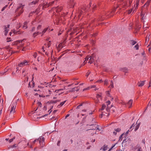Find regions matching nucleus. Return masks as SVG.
Listing matches in <instances>:
<instances>
[{
	"label": "nucleus",
	"instance_id": "1",
	"mask_svg": "<svg viewBox=\"0 0 151 151\" xmlns=\"http://www.w3.org/2000/svg\"><path fill=\"white\" fill-rule=\"evenodd\" d=\"M111 103L110 101H108L106 102V105L104 104H102V107L100 109V111H103L102 112V113L100 115V117H102L103 116H108L109 115V112L110 111V108L111 106H109ZM111 107L112 105H111Z\"/></svg>",
	"mask_w": 151,
	"mask_h": 151
},
{
	"label": "nucleus",
	"instance_id": "2",
	"mask_svg": "<svg viewBox=\"0 0 151 151\" xmlns=\"http://www.w3.org/2000/svg\"><path fill=\"white\" fill-rule=\"evenodd\" d=\"M24 6L22 4H18L17 8L16 9V17L20 16L24 12L23 8Z\"/></svg>",
	"mask_w": 151,
	"mask_h": 151
},
{
	"label": "nucleus",
	"instance_id": "3",
	"mask_svg": "<svg viewBox=\"0 0 151 151\" xmlns=\"http://www.w3.org/2000/svg\"><path fill=\"white\" fill-rule=\"evenodd\" d=\"M90 126L92 127H91V129H89V133L92 135H93L94 133L95 134H98L96 133V132L95 131L96 129V130H98L99 131H100L99 128L97 127L98 125L96 124H91Z\"/></svg>",
	"mask_w": 151,
	"mask_h": 151
},
{
	"label": "nucleus",
	"instance_id": "4",
	"mask_svg": "<svg viewBox=\"0 0 151 151\" xmlns=\"http://www.w3.org/2000/svg\"><path fill=\"white\" fill-rule=\"evenodd\" d=\"M88 9L86 8V6H83L80 9H79V14L78 15V17L79 18H80V17L81 15L84 12H86L87 11Z\"/></svg>",
	"mask_w": 151,
	"mask_h": 151
},
{
	"label": "nucleus",
	"instance_id": "5",
	"mask_svg": "<svg viewBox=\"0 0 151 151\" xmlns=\"http://www.w3.org/2000/svg\"><path fill=\"white\" fill-rule=\"evenodd\" d=\"M17 105L16 102H13L10 106L11 110L10 114L14 113L15 112V109Z\"/></svg>",
	"mask_w": 151,
	"mask_h": 151
},
{
	"label": "nucleus",
	"instance_id": "6",
	"mask_svg": "<svg viewBox=\"0 0 151 151\" xmlns=\"http://www.w3.org/2000/svg\"><path fill=\"white\" fill-rule=\"evenodd\" d=\"M39 142V143L41 147H42L44 145L45 139L42 136H41L37 139Z\"/></svg>",
	"mask_w": 151,
	"mask_h": 151
},
{
	"label": "nucleus",
	"instance_id": "7",
	"mask_svg": "<svg viewBox=\"0 0 151 151\" xmlns=\"http://www.w3.org/2000/svg\"><path fill=\"white\" fill-rule=\"evenodd\" d=\"M29 64V61L25 60L20 63L18 64V66L19 67H22L27 65H28Z\"/></svg>",
	"mask_w": 151,
	"mask_h": 151
},
{
	"label": "nucleus",
	"instance_id": "8",
	"mask_svg": "<svg viewBox=\"0 0 151 151\" xmlns=\"http://www.w3.org/2000/svg\"><path fill=\"white\" fill-rule=\"evenodd\" d=\"M3 100L1 98V96H0V114L2 113V110L3 109Z\"/></svg>",
	"mask_w": 151,
	"mask_h": 151
},
{
	"label": "nucleus",
	"instance_id": "9",
	"mask_svg": "<svg viewBox=\"0 0 151 151\" xmlns=\"http://www.w3.org/2000/svg\"><path fill=\"white\" fill-rule=\"evenodd\" d=\"M4 35L6 36L8 33L9 30V28L10 27V25L8 24L7 26H4Z\"/></svg>",
	"mask_w": 151,
	"mask_h": 151
},
{
	"label": "nucleus",
	"instance_id": "10",
	"mask_svg": "<svg viewBox=\"0 0 151 151\" xmlns=\"http://www.w3.org/2000/svg\"><path fill=\"white\" fill-rule=\"evenodd\" d=\"M68 3L70 8H73L75 4V2L74 1V0H70Z\"/></svg>",
	"mask_w": 151,
	"mask_h": 151
},
{
	"label": "nucleus",
	"instance_id": "11",
	"mask_svg": "<svg viewBox=\"0 0 151 151\" xmlns=\"http://www.w3.org/2000/svg\"><path fill=\"white\" fill-rule=\"evenodd\" d=\"M86 24H88V25L87 26V27L88 28L89 27H90V22L89 21V22L87 23L86 22H85L84 23H83V24L81 25L80 26V28L81 29H82L83 28L86 27L87 26H86Z\"/></svg>",
	"mask_w": 151,
	"mask_h": 151
},
{
	"label": "nucleus",
	"instance_id": "12",
	"mask_svg": "<svg viewBox=\"0 0 151 151\" xmlns=\"http://www.w3.org/2000/svg\"><path fill=\"white\" fill-rule=\"evenodd\" d=\"M62 9V7L61 6H58L55 8V10L57 12H60Z\"/></svg>",
	"mask_w": 151,
	"mask_h": 151
},
{
	"label": "nucleus",
	"instance_id": "13",
	"mask_svg": "<svg viewBox=\"0 0 151 151\" xmlns=\"http://www.w3.org/2000/svg\"><path fill=\"white\" fill-rule=\"evenodd\" d=\"M39 1V0H35V1H32L29 3V5L32 6L33 5L36 4L38 3Z\"/></svg>",
	"mask_w": 151,
	"mask_h": 151
},
{
	"label": "nucleus",
	"instance_id": "14",
	"mask_svg": "<svg viewBox=\"0 0 151 151\" xmlns=\"http://www.w3.org/2000/svg\"><path fill=\"white\" fill-rule=\"evenodd\" d=\"M56 47L58 50L59 51L63 47V43H60L58 45V46L56 45Z\"/></svg>",
	"mask_w": 151,
	"mask_h": 151
},
{
	"label": "nucleus",
	"instance_id": "15",
	"mask_svg": "<svg viewBox=\"0 0 151 151\" xmlns=\"http://www.w3.org/2000/svg\"><path fill=\"white\" fill-rule=\"evenodd\" d=\"M52 93V91L50 90H47V93H48V94L46 95H45L43 96V97H45V96L48 97L50 96V94ZM39 96L40 97H42V96H41L40 95H39Z\"/></svg>",
	"mask_w": 151,
	"mask_h": 151
},
{
	"label": "nucleus",
	"instance_id": "16",
	"mask_svg": "<svg viewBox=\"0 0 151 151\" xmlns=\"http://www.w3.org/2000/svg\"><path fill=\"white\" fill-rule=\"evenodd\" d=\"M89 58L88 63L90 64H91L93 62L94 60L93 56H89Z\"/></svg>",
	"mask_w": 151,
	"mask_h": 151
},
{
	"label": "nucleus",
	"instance_id": "17",
	"mask_svg": "<svg viewBox=\"0 0 151 151\" xmlns=\"http://www.w3.org/2000/svg\"><path fill=\"white\" fill-rule=\"evenodd\" d=\"M129 43L130 45L133 46L137 43V42L133 40H130L129 41Z\"/></svg>",
	"mask_w": 151,
	"mask_h": 151
},
{
	"label": "nucleus",
	"instance_id": "18",
	"mask_svg": "<svg viewBox=\"0 0 151 151\" xmlns=\"http://www.w3.org/2000/svg\"><path fill=\"white\" fill-rule=\"evenodd\" d=\"M121 130L120 128H118L115 129V131L113 132V134L116 135V134L117 132H119Z\"/></svg>",
	"mask_w": 151,
	"mask_h": 151
},
{
	"label": "nucleus",
	"instance_id": "19",
	"mask_svg": "<svg viewBox=\"0 0 151 151\" xmlns=\"http://www.w3.org/2000/svg\"><path fill=\"white\" fill-rule=\"evenodd\" d=\"M132 100H129L127 104L128 106V107L129 108H130L132 106Z\"/></svg>",
	"mask_w": 151,
	"mask_h": 151
},
{
	"label": "nucleus",
	"instance_id": "20",
	"mask_svg": "<svg viewBox=\"0 0 151 151\" xmlns=\"http://www.w3.org/2000/svg\"><path fill=\"white\" fill-rule=\"evenodd\" d=\"M60 19L59 18H57L54 22V23L55 25H58L60 23Z\"/></svg>",
	"mask_w": 151,
	"mask_h": 151
},
{
	"label": "nucleus",
	"instance_id": "21",
	"mask_svg": "<svg viewBox=\"0 0 151 151\" xmlns=\"http://www.w3.org/2000/svg\"><path fill=\"white\" fill-rule=\"evenodd\" d=\"M49 40V39H47V40H48L47 43H46L45 44V46L46 47H47V48H49L51 45L50 41H48Z\"/></svg>",
	"mask_w": 151,
	"mask_h": 151
},
{
	"label": "nucleus",
	"instance_id": "22",
	"mask_svg": "<svg viewBox=\"0 0 151 151\" xmlns=\"http://www.w3.org/2000/svg\"><path fill=\"white\" fill-rule=\"evenodd\" d=\"M18 146V145L16 144H14V145H12L9 146L8 147V149H10L11 148H14Z\"/></svg>",
	"mask_w": 151,
	"mask_h": 151
},
{
	"label": "nucleus",
	"instance_id": "23",
	"mask_svg": "<svg viewBox=\"0 0 151 151\" xmlns=\"http://www.w3.org/2000/svg\"><path fill=\"white\" fill-rule=\"evenodd\" d=\"M89 58V56H87L85 58V60L84 61L83 63H84L83 65H84L86 63H87V61H88Z\"/></svg>",
	"mask_w": 151,
	"mask_h": 151
},
{
	"label": "nucleus",
	"instance_id": "24",
	"mask_svg": "<svg viewBox=\"0 0 151 151\" xmlns=\"http://www.w3.org/2000/svg\"><path fill=\"white\" fill-rule=\"evenodd\" d=\"M144 81H141L140 82H139V84L138 85V86L139 87H141L143 86L144 84Z\"/></svg>",
	"mask_w": 151,
	"mask_h": 151
},
{
	"label": "nucleus",
	"instance_id": "25",
	"mask_svg": "<svg viewBox=\"0 0 151 151\" xmlns=\"http://www.w3.org/2000/svg\"><path fill=\"white\" fill-rule=\"evenodd\" d=\"M41 32H35L32 35L33 37H35L38 35L41 34Z\"/></svg>",
	"mask_w": 151,
	"mask_h": 151
},
{
	"label": "nucleus",
	"instance_id": "26",
	"mask_svg": "<svg viewBox=\"0 0 151 151\" xmlns=\"http://www.w3.org/2000/svg\"><path fill=\"white\" fill-rule=\"evenodd\" d=\"M151 1V0H148L146 3L144 4V6H146V7L148 6Z\"/></svg>",
	"mask_w": 151,
	"mask_h": 151
},
{
	"label": "nucleus",
	"instance_id": "27",
	"mask_svg": "<svg viewBox=\"0 0 151 151\" xmlns=\"http://www.w3.org/2000/svg\"><path fill=\"white\" fill-rule=\"evenodd\" d=\"M48 29H50V28L49 27L45 28L42 32V35H43Z\"/></svg>",
	"mask_w": 151,
	"mask_h": 151
},
{
	"label": "nucleus",
	"instance_id": "28",
	"mask_svg": "<svg viewBox=\"0 0 151 151\" xmlns=\"http://www.w3.org/2000/svg\"><path fill=\"white\" fill-rule=\"evenodd\" d=\"M108 148V146L105 145L103 146L101 148V149L104 151H106L107 150Z\"/></svg>",
	"mask_w": 151,
	"mask_h": 151
},
{
	"label": "nucleus",
	"instance_id": "29",
	"mask_svg": "<svg viewBox=\"0 0 151 151\" xmlns=\"http://www.w3.org/2000/svg\"><path fill=\"white\" fill-rule=\"evenodd\" d=\"M60 101L59 100H56L55 101L51 100L50 102V104H55L57 103V102L59 101Z\"/></svg>",
	"mask_w": 151,
	"mask_h": 151
},
{
	"label": "nucleus",
	"instance_id": "30",
	"mask_svg": "<svg viewBox=\"0 0 151 151\" xmlns=\"http://www.w3.org/2000/svg\"><path fill=\"white\" fill-rule=\"evenodd\" d=\"M13 33L15 34H19L21 33L19 31H16L14 30L13 32Z\"/></svg>",
	"mask_w": 151,
	"mask_h": 151
},
{
	"label": "nucleus",
	"instance_id": "31",
	"mask_svg": "<svg viewBox=\"0 0 151 151\" xmlns=\"http://www.w3.org/2000/svg\"><path fill=\"white\" fill-rule=\"evenodd\" d=\"M101 93L97 94L96 95V97L98 99H101Z\"/></svg>",
	"mask_w": 151,
	"mask_h": 151
},
{
	"label": "nucleus",
	"instance_id": "32",
	"mask_svg": "<svg viewBox=\"0 0 151 151\" xmlns=\"http://www.w3.org/2000/svg\"><path fill=\"white\" fill-rule=\"evenodd\" d=\"M27 22H25L24 23V25L23 26V28L25 29H26L27 28Z\"/></svg>",
	"mask_w": 151,
	"mask_h": 151
},
{
	"label": "nucleus",
	"instance_id": "33",
	"mask_svg": "<svg viewBox=\"0 0 151 151\" xmlns=\"http://www.w3.org/2000/svg\"><path fill=\"white\" fill-rule=\"evenodd\" d=\"M114 83L112 81H111V84L109 86V87L111 88H114Z\"/></svg>",
	"mask_w": 151,
	"mask_h": 151
},
{
	"label": "nucleus",
	"instance_id": "34",
	"mask_svg": "<svg viewBox=\"0 0 151 151\" xmlns=\"http://www.w3.org/2000/svg\"><path fill=\"white\" fill-rule=\"evenodd\" d=\"M139 124H137L135 127V129H134V131H136L139 128Z\"/></svg>",
	"mask_w": 151,
	"mask_h": 151
},
{
	"label": "nucleus",
	"instance_id": "35",
	"mask_svg": "<svg viewBox=\"0 0 151 151\" xmlns=\"http://www.w3.org/2000/svg\"><path fill=\"white\" fill-rule=\"evenodd\" d=\"M149 27V24H145L144 23V29H145L146 28H148Z\"/></svg>",
	"mask_w": 151,
	"mask_h": 151
},
{
	"label": "nucleus",
	"instance_id": "36",
	"mask_svg": "<svg viewBox=\"0 0 151 151\" xmlns=\"http://www.w3.org/2000/svg\"><path fill=\"white\" fill-rule=\"evenodd\" d=\"M55 1H54L52 2L49 3L48 4L47 6H49L52 5L55 2Z\"/></svg>",
	"mask_w": 151,
	"mask_h": 151
},
{
	"label": "nucleus",
	"instance_id": "37",
	"mask_svg": "<svg viewBox=\"0 0 151 151\" xmlns=\"http://www.w3.org/2000/svg\"><path fill=\"white\" fill-rule=\"evenodd\" d=\"M139 45L138 44H137L134 47L136 50H138L139 49Z\"/></svg>",
	"mask_w": 151,
	"mask_h": 151
},
{
	"label": "nucleus",
	"instance_id": "38",
	"mask_svg": "<svg viewBox=\"0 0 151 151\" xmlns=\"http://www.w3.org/2000/svg\"><path fill=\"white\" fill-rule=\"evenodd\" d=\"M123 71L125 73H127L128 72V70L127 69V68H123Z\"/></svg>",
	"mask_w": 151,
	"mask_h": 151
},
{
	"label": "nucleus",
	"instance_id": "39",
	"mask_svg": "<svg viewBox=\"0 0 151 151\" xmlns=\"http://www.w3.org/2000/svg\"><path fill=\"white\" fill-rule=\"evenodd\" d=\"M15 139V137H14L13 138H12V139H10L9 140V143H11L13 141V140Z\"/></svg>",
	"mask_w": 151,
	"mask_h": 151
},
{
	"label": "nucleus",
	"instance_id": "40",
	"mask_svg": "<svg viewBox=\"0 0 151 151\" xmlns=\"http://www.w3.org/2000/svg\"><path fill=\"white\" fill-rule=\"evenodd\" d=\"M42 25H39L37 27V30H39L41 28Z\"/></svg>",
	"mask_w": 151,
	"mask_h": 151
},
{
	"label": "nucleus",
	"instance_id": "41",
	"mask_svg": "<svg viewBox=\"0 0 151 151\" xmlns=\"http://www.w3.org/2000/svg\"><path fill=\"white\" fill-rule=\"evenodd\" d=\"M6 40H7V42H9L12 41L11 38H9V37H7L6 38Z\"/></svg>",
	"mask_w": 151,
	"mask_h": 151
},
{
	"label": "nucleus",
	"instance_id": "42",
	"mask_svg": "<svg viewBox=\"0 0 151 151\" xmlns=\"http://www.w3.org/2000/svg\"><path fill=\"white\" fill-rule=\"evenodd\" d=\"M8 5H6L4 7L1 9V11H3L5 10V9L7 7Z\"/></svg>",
	"mask_w": 151,
	"mask_h": 151
},
{
	"label": "nucleus",
	"instance_id": "43",
	"mask_svg": "<svg viewBox=\"0 0 151 151\" xmlns=\"http://www.w3.org/2000/svg\"><path fill=\"white\" fill-rule=\"evenodd\" d=\"M66 101H65L63 102H61L60 104V105L61 106H62L66 102Z\"/></svg>",
	"mask_w": 151,
	"mask_h": 151
},
{
	"label": "nucleus",
	"instance_id": "44",
	"mask_svg": "<svg viewBox=\"0 0 151 151\" xmlns=\"http://www.w3.org/2000/svg\"><path fill=\"white\" fill-rule=\"evenodd\" d=\"M90 73H91V72L89 71H88L87 72V73H86V76L87 77H88V76H89V74H90Z\"/></svg>",
	"mask_w": 151,
	"mask_h": 151
},
{
	"label": "nucleus",
	"instance_id": "45",
	"mask_svg": "<svg viewBox=\"0 0 151 151\" xmlns=\"http://www.w3.org/2000/svg\"><path fill=\"white\" fill-rule=\"evenodd\" d=\"M150 35H149L148 36V39L147 40V37H146V39H145V44H146V42H148L149 40V36H150Z\"/></svg>",
	"mask_w": 151,
	"mask_h": 151
},
{
	"label": "nucleus",
	"instance_id": "46",
	"mask_svg": "<svg viewBox=\"0 0 151 151\" xmlns=\"http://www.w3.org/2000/svg\"><path fill=\"white\" fill-rule=\"evenodd\" d=\"M96 85H92V86H90L89 87V88H95V87H96Z\"/></svg>",
	"mask_w": 151,
	"mask_h": 151
},
{
	"label": "nucleus",
	"instance_id": "47",
	"mask_svg": "<svg viewBox=\"0 0 151 151\" xmlns=\"http://www.w3.org/2000/svg\"><path fill=\"white\" fill-rule=\"evenodd\" d=\"M104 85H107L108 84V80H105L104 81Z\"/></svg>",
	"mask_w": 151,
	"mask_h": 151
},
{
	"label": "nucleus",
	"instance_id": "48",
	"mask_svg": "<svg viewBox=\"0 0 151 151\" xmlns=\"http://www.w3.org/2000/svg\"><path fill=\"white\" fill-rule=\"evenodd\" d=\"M103 82V81L102 80H98L96 81V83H101Z\"/></svg>",
	"mask_w": 151,
	"mask_h": 151
},
{
	"label": "nucleus",
	"instance_id": "49",
	"mask_svg": "<svg viewBox=\"0 0 151 151\" xmlns=\"http://www.w3.org/2000/svg\"><path fill=\"white\" fill-rule=\"evenodd\" d=\"M33 57L35 58L37 56V54L36 53H35L33 55Z\"/></svg>",
	"mask_w": 151,
	"mask_h": 151
},
{
	"label": "nucleus",
	"instance_id": "50",
	"mask_svg": "<svg viewBox=\"0 0 151 151\" xmlns=\"http://www.w3.org/2000/svg\"><path fill=\"white\" fill-rule=\"evenodd\" d=\"M132 9H130V10H129V11H128V14H130L132 12Z\"/></svg>",
	"mask_w": 151,
	"mask_h": 151
},
{
	"label": "nucleus",
	"instance_id": "51",
	"mask_svg": "<svg viewBox=\"0 0 151 151\" xmlns=\"http://www.w3.org/2000/svg\"><path fill=\"white\" fill-rule=\"evenodd\" d=\"M60 141H58V143H57V145L58 146H59L60 145Z\"/></svg>",
	"mask_w": 151,
	"mask_h": 151
},
{
	"label": "nucleus",
	"instance_id": "52",
	"mask_svg": "<svg viewBox=\"0 0 151 151\" xmlns=\"http://www.w3.org/2000/svg\"><path fill=\"white\" fill-rule=\"evenodd\" d=\"M82 106V104H81L79 105L78 106H77V109H79L80 108V106Z\"/></svg>",
	"mask_w": 151,
	"mask_h": 151
},
{
	"label": "nucleus",
	"instance_id": "53",
	"mask_svg": "<svg viewBox=\"0 0 151 151\" xmlns=\"http://www.w3.org/2000/svg\"><path fill=\"white\" fill-rule=\"evenodd\" d=\"M89 87L88 88H84L83 89V91H85V90H88L89 89Z\"/></svg>",
	"mask_w": 151,
	"mask_h": 151
},
{
	"label": "nucleus",
	"instance_id": "54",
	"mask_svg": "<svg viewBox=\"0 0 151 151\" xmlns=\"http://www.w3.org/2000/svg\"><path fill=\"white\" fill-rule=\"evenodd\" d=\"M141 16H143L142 17V19H143V17H144V15H143V14L142 12H141Z\"/></svg>",
	"mask_w": 151,
	"mask_h": 151
},
{
	"label": "nucleus",
	"instance_id": "55",
	"mask_svg": "<svg viewBox=\"0 0 151 151\" xmlns=\"http://www.w3.org/2000/svg\"><path fill=\"white\" fill-rule=\"evenodd\" d=\"M63 90V89H58L57 90H56L55 92H58V91H61V90Z\"/></svg>",
	"mask_w": 151,
	"mask_h": 151
},
{
	"label": "nucleus",
	"instance_id": "56",
	"mask_svg": "<svg viewBox=\"0 0 151 151\" xmlns=\"http://www.w3.org/2000/svg\"><path fill=\"white\" fill-rule=\"evenodd\" d=\"M134 126L135 125H134V124H132V125L131 126V127H130V129L131 128H132L133 127H134Z\"/></svg>",
	"mask_w": 151,
	"mask_h": 151
},
{
	"label": "nucleus",
	"instance_id": "57",
	"mask_svg": "<svg viewBox=\"0 0 151 151\" xmlns=\"http://www.w3.org/2000/svg\"><path fill=\"white\" fill-rule=\"evenodd\" d=\"M35 27H33V28H32V29L31 31H32V32L34 31L35 30Z\"/></svg>",
	"mask_w": 151,
	"mask_h": 151
},
{
	"label": "nucleus",
	"instance_id": "58",
	"mask_svg": "<svg viewBox=\"0 0 151 151\" xmlns=\"http://www.w3.org/2000/svg\"><path fill=\"white\" fill-rule=\"evenodd\" d=\"M70 115V114H67L66 116H65V118L66 119Z\"/></svg>",
	"mask_w": 151,
	"mask_h": 151
},
{
	"label": "nucleus",
	"instance_id": "59",
	"mask_svg": "<svg viewBox=\"0 0 151 151\" xmlns=\"http://www.w3.org/2000/svg\"><path fill=\"white\" fill-rule=\"evenodd\" d=\"M139 1H138V2L137 1V2H136V5H137V6L138 5H139Z\"/></svg>",
	"mask_w": 151,
	"mask_h": 151
},
{
	"label": "nucleus",
	"instance_id": "60",
	"mask_svg": "<svg viewBox=\"0 0 151 151\" xmlns=\"http://www.w3.org/2000/svg\"><path fill=\"white\" fill-rule=\"evenodd\" d=\"M38 104H39V106H40V107H41V105H42V104H41V103H40V102H39L38 103Z\"/></svg>",
	"mask_w": 151,
	"mask_h": 151
},
{
	"label": "nucleus",
	"instance_id": "61",
	"mask_svg": "<svg viewBox=\"0 0 151 151\" xmlns=\"http://www.w3.org/2000/svg\"><path fill=\"white\" fill-rule=\"evenodd\" d=\"M41 57H39L37 58V60L39 62L40 61V59Z\"/></svg>",
	"mask_w": 151,
	"mask_h": 151
},
{
	"label": "nucleus",
	"instance_id": "62",
	"mask_svg": "<svg viewBox=\"0 0 151 151\" xmlns=\"http://www.w3.org/2000/svg\"><path fill=\"white\" fill-rule=\"evenodd\" d=\"M129 132V130H128L126 132V135Z\"/></svg>",
	"mask_w": 151,
	"mask_h": 151
},
{
	"label": "nucleus",
	"instance_id": "63",
	"mask_svg": "<svg viewBox=\"0 0 151 151\" xmlns=\"http://www.w3.org/2000/svg\"><path fill=\"white\" fill-rule=\"evenodd\" d=\"M36 140H37V139H35V140H34V141H33V144H34L35 143V142H36Z\"/></svg>",
	"mask_w": 151,
	"mask_h": 151
},
{
	"label": "nucleus",
	"instance_id": "64",
	"mask_svg": "<svg viewBox=\"0 0 151 151\" xmlns=\"http://www.w3.org/2000/svg\"><path fill=\"white\" fill-rule=\"evenodd\" d=\"M137 151H142V150H141V148H139L138 149Z\"/></svg>",
	"mask_w": 151,
	"mask_h": 151
}]
</instances>
